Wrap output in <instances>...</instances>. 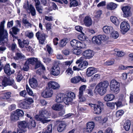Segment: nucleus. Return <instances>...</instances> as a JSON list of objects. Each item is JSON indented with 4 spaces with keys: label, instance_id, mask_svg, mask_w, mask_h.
<instances>
[{
    "label": "nucleus",
    "instance_id": "20",
    "mask_svg": "<svg viewBox=\"0 0 133 133\" xmlns=\"http://www.w3.org/2000/svg\"><path fill=\"white\" fill-rule=\"evenodd\" d=\"M48 86L49 88L54 89H58L60 87L59 84L54 81L50 82L48 84Z\"/></svg>",
    "mask_w": 133,
    "mask_h": 133
},
{
    "label": "nucleus",
    "instance_id": "37",
    "mask_svg": "<svg viewBox=\"0 0 133 133\" xmlns=\"http://www.w3.org/2000/svg\"><path fill=\"white\" fill-rule=\"evenodd\" d=\"M73 100L71 98L66 96L64 97L63 101L67 105L71 103Z\"/></svg>",
    "mask_w": 133,
    "mask_h": 133
},
{
    "label": "nucleus",
    "instance_id": "64",
    "mask_svg": "<svg viewBox=\"0 0 133 133\" xmlns=\"http://www.w3.org/2000/svg\"><path fill=\"white\" fill-rule=\"evenodd\" d=\"M26 101L28 102V103H30V105L31 104L34 102V101L33 99L31 98H25V100Z\"/></svg>",
    "mask_w": 133,
    "mask_h": 133
},
{
    "label": "nucleus",
    "instance_id": "10",
    "mask_svg": "<svg viewBox=\"0 0 133 133\" xmlns=\"http://www.w3.org/2000/svg\"><path fill=\"white\" fill-rule=\"evenodd\" d=\"M36 36L39 42L41 44H43L45 40V35L43 33H42L40 31H38L36 34Z\"/></svg>",
    "mask_w": 133,
    "mask_h": 133
},
{
    "label": "nucleus",
    "instance_id": "34",
    "mask_svg": "<svg viewBox=\"0 0 133 133\" xmlns=\"http://www.w3.org/2000/svg\"><path fill=\"white\" fill-rule=\"evenodd\" d=\"M130 126V122L129 120H127L126 121L123 125L124 129L127 131L129 130Z\"/></svg>",
    "mask_w": 133,
    "mask_h": 133
},
{
    "label": "nucleus",
    "instance_id": "25",
    "mask_svg": "<svg viewBox=\"0 0 133 133\" xmlns=\"http://www.w3.org/2000/svg\"><path fill=\"white\" fill-rule=\"evenodd\" d=\"M66 126V125L64 122H59L57 128V130L59 132H62Z\"/></svg>",
    "mask_w": 133,
    "mask_h": 133
},
{
    "label": "nucleus",
    "instance_id": "54",
    "mask_svg": "<svg viewBox=\"0 0 133 133\" xmlns=\"http://www.w3.org/2000/svg\"><path fill=\"white\" fill-rule=\"evenodd\" d=\"M77 41L75 39H74L71 41L70 44L72 47H76Z\"/></svg>",
    "mask_w": 133,
    "mask_h": 133
},
{
    "label": "nucleus",
    "instance_id": "11",
    "mask_svg": "<svg viewBox=\"0 0 133 133\" xmlns=\"http://www.w3.org/2000/svg\"><path fill=\"white\" fill-rule=\"evenodd\" d=\"M60 69L57 64H55L52 66L51 74L54 76H58L60 73Z\"/></svg>",
    "mask_w": 133,
    "mask_h": 133
},
{
    "label": "nucleus",
    "instance_id": "36",
    "mask_svg": "<svg viewBox=\"0 0 133 133\" xmlns=\"http://www.w3.org/2000/svg\"><path fill=\"white\" fill-rule=\"evenodd\" d=\"M100 77V75L96 74L93 76H92L89 80L90 82H95L99 79Z\"/></svg>",
    "mask_w": 133,
    "mask_h": 133
},
{
    "label": "nucleus",
    "instance_id": "7",
    "mask_svg": "<svg viewBox=\"0 0 133 133\" xmlns=\"http://www.w3.org/2000/svg\"><path fill=\"white\" fill-rule=\"evenodd\" d=\"M2 84V85L4 87L9 85H11L15 89H17V87L16 85L14 79H10L6 77H4Z\"/></svg>",
    "mask_w": 133,
    "mask_h": 133
},
{
    "label": "nucleus",
    "instance_id": "13",
    "mask_svg": "<svg viewBox=\"0 0 133 133\" xmlns=\"http://www.w3.org/2000/svg\"><path fill=\"white\" fill-rule=\"evenodd\" d=\"M97 70L96 69L93 67H90L87 69L86 74L88 77H90L92 75L97 72Z\"/></svg>",
    "mask_w": 133,
    "mask_h": 133
},
{
    "label": "nucleus",
    "instance_id": "23",
    "mask_svg": "<svg viewBox=\"0 0 133 133\" xmlns=\"http://www.w3.org/2000/svg\"><path fill=\"white\" fill-rule=\"evenodd\" d=\"M113 28L112 26L107 25L104 26L102 28L103 31L107 34H110L113 31Z\"/></svg>",
    "mask_w": 133,
    "mask_h": 133
},
{
    "label": "nucleus",
    "instance_id": "41",
    "mask_svg": "<svg viewBox=\"0 0 133 133\" xmlns=\"http://www.w3.org/2000/svg\"><path fill=\"white\" fill-rule=\"evenodd\" d=\"M26 89L28 94L30 96H34V94L32 90L29 87L28 84L26 85Z\"/></svg>",
    "mask_w": 133,
    "mask_h": 133
},
{
    "label": "nucleus",
    "instance_id": "8",
    "mask_svg": "<svg viewBox=\"0 0 133 133\" xmlns=\"http://www.w3.org/2000/svg\"><path fill=\"white\" fill-rule=\"evenodd\" d=\"M121 31L122 33L124 34L129 30L130 26L127 22L123 21L122 22L120 26Z\"/></svg>",
    "mask_w": 133,
    "mask_h": 133
},
{
    "label": "nucleus",
    "instance_id": "27",
    "mask_svg": "<svg viewBox=\"0 0 133 133\" xmlns=\"http://www.w3.org/2000/svg\"><path fill=\"white\" fill-rule=\"evenodd\" d=\"M115 98L114 95L112 94L106 95L104 97V100L105 101H110L113 100Z\"/></svg>",
    "mask_w": 133,
    "mask_h": 133
},
{
    "label": "nucleus",
    "instance_id": "46",
    "mask_svg": "<svg viewBox=\"0 0 133 133\" xmlns=\"http://www.w3.org/2000/svg\"><path fill=\"white\" fill-rule=\"evenodd\" d=\"M24 25L26 28H28L29 27H31V24L29 23L27 19H24L22 21Z\"/></svg>",
    "mask_w": 133,
    "mask_h": 133
},
{
    "label": "nucleus",
    "instance_id": "45",
    "mask_svg": "<svg viewBox=\"0 0 133 133\" xmlns=\"http://www.w3.org/2000/svg\"><path fill=\"white\" fill-rule=\"evenodd\" d=\"M36 123L34 120H31L30 122L28 123V127L29 128H31L32 127L34 128L36 127Z\"/></svg>",
    "mask_w": 133,
    "mask_h": 133
},
{
    "label": "nucleus",
    "instance_id": "39",
    "mask_svg": "<svg viewBox=\"0 0 133 133\" xmlns=\"http://www.w3.org/2000/svg\"><path fill=\"white\" fill-rule=\"evenodd\" d=\"M110 34L111 37L114 39L117 38L119 36L118 32L114 31L113 29V31L111 32Z\"/></svg>",
    "mask_w": 133,
    "mask_h": 133
},
{
    "label": "nucleus",
    "instance_id": "43",
    "mask_svg": "<svg viewBox=\"0 0 133 133\" xmlns=\"http://www.w3.org/2000/svg\"><path fill=\"white\" fill-rule=\"evenodd\" d=\"M78 2L75 0H70V7H75L78 5Z\"/></svg>",
    "mask_w": 133,
    "mask_h": 133
},
{
    "label": "nucleus",
    "instance_id": "49",
    "mask_svg": "<svg viewBox=\"0 0 133 133\" xmlns=\"http://www.w3.org/2000/svg\"><path fill=\"white\" fill-rule=\"evenodd\" d=\"M28 64L25 63L23 66L22 67V66L20 67V69L22 70H23L24 71H26L28 70L29 69V66Z\"/></svg>",
    "mask_w": 133,
    "mask_h": 133
},
{
    "label": "nucleus",
    "instance_id": "33",
    "mask_svg": "<svg viewBox=\"0 0 133 133\" xmlns=\"http://www.w3.org/2000/svg\"><path fill=\"white\" fill-rule=\"evenodd\" d=\"M79 68L81 70H83L88 65V62L86 61H84L83 62L79 63Z\"/></svg>",
    "mask_w": 133,
    "mask_h": 133
},
{
    "label": "nucleus",
    "instance_id": "22",
    "mask_svg": "<svg viewBox=\"0 0 133 133\" xmlns=\"http://www.w3.org/2000/svg\"><path fill=\"white\" fill-rule=\"evenodd\" d=\"M64 108L63 105L61 104L58 103L54 104L52 107L53 109L58 111L62 110Z\"/></svg>",
    "mask_w": 133,
    "mask_h": 133
},
{
    "label": "nucleus",
    "instance_id": "48",
    "mask_svg": "<svg viewBox=\"0 0 133 133\" xmlns=\"http://www.w3.org/2000/svg\"><path fill=\"white\" fill-rule=\"evenodd\" d=\"M66 96L69 97L70 98H71L72 100L75 98V94L73 92L71 91L68 92Z\"/></svg>",
    "mask_w": 133,
    "mask_h": 133
},
{
    "label": "nucleus",
    "instance_id": "16",
    "mask_svg": "<svg viewBox=\"0 0 133 133\" xmlns=\"http://www.w3.org/2000/svg\"><path fill=\"white\" fill-rule=\"evenodd\" d=\"M29 82L31 87L33 89L36 88L38 86V83L37 79L34 78L29 79Z\"/></svg>",
    "mask_w": 133,
    "mask_h": 133
},
{
    "label": "nucleus",
    "instance_id": "58",
    "mask_svg": "<svg viewBox=\"0 0 133 133\" xmlns=\"http://www.w3.org/2000/svg\"><path fill=\"white\" fill-rule=\"evenodd\" d=\"M35 7L36 10L40 14H42V11L43 9L42 6L39 5L36 6Z\"/></svg>",
    "mask_w": 133,
    "mask_h": 133
},
{
    "label": "nucleus",
    "instance_id": "6",
    "mask_svg": "<svg viewBox=\"0 0 133 133\" xmlns=\"http://www.w3.org/2000/svg\"><path fill=\"white\" fill-rule=\"evenodd\" d=\"M110 90L112 92L116 94L119 91L120 84L119 82L115 79L112 80L110 84Z\"/></svg>",
    "mask_w": 133,
    "mask_h": 133
},
{
    "label": "nucleus",
    "instance_id": "47",
    "mask_svg": "<svg viewBox=\"0 0 133 133\" xmlns=\"http://www.w3.org/2000/svg\"><path fill=\"white\" fill-rule=\"evenodd\" d=\"M20 28L17 27V26H15L12 27L11 29L13 34L15 35L16 34H17V32L19 31Z\"/></svg>",
    "mask_w": 133,
    "mask_h": 133
},
{
    "label": "nucleus",
    "instance_id": "19",
    "mask_svg": "<svg viewBox=\"0 0 133 133\" xmlns=\"http://www.w3.org/2000/svg\"><path fill=\"white\" fill-rule=\"evenodd\" d=\"M25 56L20 51L16 52L14 59L16 60H23L25 59Z\"/></svg>",
    "mask_w": 133,
    "mask_h": 133
},
{
    "label": "nucleus",
    "instance_id": "55",
    "mask_svg": "<svg viewBox=\"0 0 133 133\" xmlns=\"http://www.w3.org/2000/svg\"><path fill=\"white\" fill-rule=\"evenodd\" d=\"M124 113V111L122 110H120L117 111L116 113V116L119 117L120 116L122 115Z\"/></svg>",
    "mask_w": 133,
    "mask_h": 133
},
{
    "label": "nucleus",
    "instance_id": "44",
    "mask_svg": "<svg viewBox=\"0 0 133 133\" xmlns=\"http://www.w3.org/2000/svg\"><path fill=\"white\" fill-rule=\"evenodd\" d=\"M15 111L19 117H22L24 115V113L23 111L20 109H17Z\"/></svg>",
    "mask_w": 133,
    "mask_h": 133
},
{
    "label": "nucleus",
    "instance_id": "29",
    "mask_svg": "<svg viewBox=\"0 0 133 133\" xmlns=\"http://www.w3.org/2000/svg\"><path fill=\"white\" fill-rule=\"evenodd\" d=\"M63 95L64 94L61 93L58 94L56 97V102L57 103L62 102L63 101Z\"/></svg>",
    "mask_w": 133,
    "mask_h": 133
},
{
    "label": "nucleus",
    "instance_id": "5",
    "mask_svg": "<svg viewBox=\"0 0 133 133\" xmlns=\"http://www.w3.org/2000/svg\"><path fill=\"white\" fill-rule=\"evenodd\" d=\"M109 39V37L105 35H99L97 36H94L92 38V42L98 45L101 44L102 41H105Z\"/></svg>",
    "mask_w": 133,
    "mask_h": 133
},
{
    "label": "nucleus",
    "instance_id": "17",
    "mask_svg": "<svg viewBox=\"0 0 133 133\" xmlns=\"http://www.w3.org/2000/svg\"><path fill=\"white\" fill-rule=\"evenodd\" d=\"M18 127L20 129L23 130L24 132L25 130H24L27 127V123L25 121H19L18 122Z\"/></svg>",
    "mask_w": 133,
    "mask_h": 133
},
{
    "label": "nucleus",
    "instance_id": "40",
    "mask_svg": "<svg viewBox=\"0 0 133 133\" xmlns=\"http://www.w3.org/2000/svg\"><path fill=\"white\" fill-rule=\"evenodd\" d=\"M110 19L112 22L116 25H118L119 24V22L116 17L112 16L111 17Z\"/></svg>",
    "mask_w": 133,
    "mask_h": 133
},
{
    "label": "nucleus",
    "instance_id": "60",
    "mask_svg": "<svg viewBox=\"0 0 133 133\" xmlns=\"http://www.w3.org/2000/svg\"><path fill=\"white\" fill-rule=\"evenodd\" d=\"M83 44L81 42L77 41L76 48H83L84 47L83 46Z\"/></svg>",
    "mask_w": 133,
    "mask_h": 133
},
{
    "label": "nucleus",
    "instance_id": "1",
    "mask_svg": "<svg viewBox=\"0 0 133 133\" xmlns=\"http://www.w3.org/2000/svg\"><path fill=\"white\" fill-rule=\"evenodd\" d=\"M51 113L50 111L45 109L40 110L39 114L35 116V119L38 121H40L43 124L47 123L50 121L49 119Z\"/></svg>",
    "mask_w": 133,
    "mask_h": 133
},
{
    "label": "nucleus",
    "instance_id": "35",
    "mask_svg": "<svg viewBox=\"0 0 133 133\" xmlns=\"http://www.w3.org/2000/svg\"><path fill=\"white\" fill-rule=\"evenodd\" d=\"M3 94L4 97H2L1 99L5 100L10 98L11 96V92H4Z\"/></svg>",
    "mask_w": 133,
    "mask_h": 133
},
{
    "label": "nucleus",
    "instance_id": "9",
    "mask_svg": "<svg viewBox=\"0 0 133 133\" xmlns=\"http://www.w3.org/2000/svg\"><path fill=\"white\" fill-rule=\"evenodd\" d=\"M52 89L49 87L46 88L41 93L42 96L44 98L50 97L52 96Z\"/></svg>",
    "mask_w": 133,
    "mask_h": 133
},
{
    "label": "nucleus",
    "instance_id": "30",
    "mask_svg": "<svg viewBox=\"0 0 133 133\" xmlns=\"http://www.w3.org/2000/svg\"><path fill=\"white\" fill-rule=\"evenodd\" d=\"M52 125L50 124L48 126L46 129H44L42 133H52Z\"/></svg>",
    "mask_w": 133,
    "mask_h": 133
},
{
    "label": "nucleus",
    "instance_id": "4",
    "mask_svg": "<svg viewBox=\"0 0 133 133\" xmlns=\"http://www.w3.org/2000/svg\"><path fill=\"white\" fill-rule=\"evenodd\" d=\"M88 105L93 108L94 112L95 114H99L103 110L104 105L103 103L101 101H98L97 104L89 103Z\"/></svg>",
    "mask_w": 133,
    "mask_h": 133
},
{
    "label": "nucleus",
    "instance_id": "31",
    "mask_svg": "<svg viewBox=\"0 0 133 133\" xmlns=\"http://www.w3.org/2000/svg\"><path fill=\"white\" fill-rule=\"evenodd\" d=\"M30 11V13L32 16H35L36 14L35 9L34 7L31 4L29 5V8L28 10Z\"/></svg>",
    "mask_w": 133,
    "mask_h": 133
},
{
    "label": "nucleus",
    "instance_id": "15",
    "mask_svg": "<svg viewBox=\"0 0 133 133\" xmlns=\"http://www.w3.org/2000/svg\"><path fill=\"white\" fill-rule=\"evenodd\" d=\"M83 21L85 25L87 27L91 26L92 24V20L89 16H86L83 19Z\"/></svg>",
    "mask_w": 133,
    "mask_h": 133
},
{
    "label": "nucleus",
    "instance_id": "18",
    "mask_svg": "<svg viewBox=\"0 0 133 133\" xmlns=\"http://www.w3.org/2000/svg\"><path fill=\"white\" fill-rule=\"evenodd\" d=\"M95 127V123L94 122H90L87 124L86 132L88 133L91 132L93 130Z\"/></svg>",
    "mask_w": 133,
    "mask_h": 133
},
{
    "label": "nucleus",
    "instance_id": "63",
    "mask_svg": "<svg viewBox=\"0 0 133 133\" xmlns=\"http://www.w3.org/2000/svg\"><path fill=\"white\" fill-rule=\"evenodd\" d=\"M16 106L14 104H13L10 105L9 107V109L10 111H12L16 109Z\"/></svg>",
    "mask_w": 133,
    "mask_h": 133
},
{
    "label": "nucleus",
    "instance_id": "57",
    "mask_svg": "<svg viewBox=\"0 0 133 133\" xmlns=\"http://www.w3.org/2000/svg\"><path fill=\"white\" fill-rule=\"evenodd\" d=\"M17 48V45L15 43H13L9 47V48L12 51H14Z\"/></svg>",
    "mask_w": 133,
    "mask_h": 133
},
{
    "label": "nucleus",
    "instance_id": "38",
    "mask_svg": "<svg viewBox=\"0 0 133 133\" xmlns=\"http://www.w3.org/2000/svg\"><path fill=\"white\" fill-rule=\"evenodd\" d=\"M87 86L85 85H83L81 86L79 88V95L82 96L83 94V92L85 91Z\"/></svg>",
    "mask_w": 133,
    "mask_h": 133
},
{
    "label": "nucleus",
    "instance_id": "52",
    "mask_svg": "<svg viewBox=\"0 0 133 133\" xmlns=\"http://www.w3.org/2000/svg\"><path fill=\"white\" fill-rule=\"evenodd\" d=\"M66 44V40L65 39H63L61 41L59 45L60 47H63L65 46Z\"/></svg>",
    "mask_w": 133,
    "mask_h": 133
},
{
    "label": "nucleus",
    "instance_id": "56",
    "mask_svg": "<svg viewBox=\"0 0 133 133\" xmlns=\"http://www.w3.org/2000/svg\"><path fill=\"white\" fill-rule=\"evenodd\" d=\"M23 77L21 74L19 73L17 75L16 79L18 82H20L22 79Z\"/></svg>",
    "mask_w": 133,
    "mask_h": 133
},
{
    "label": "nucleus",
    "instance_id": "21",
    "mask_svg": "<svg viewBox=\"0 0 133 133\" xmlns=\"http://www.w3.org/2000/svg\"><path fill=\"white\" fill-rule=\"evenodd\" d=\"M4 70L5 73L8 75H10L14 73V70L11 69L10 65L9 64L5 66L4 68Z\"/></svg>",
    "mask_w": 133,
    "mask_h": 133
},
{
    "label": "nucleus",
    "instance_id": "24",
    "mask_svg": "<svg viewBox=\"0 0 133 133\" xmlns=\"http://www.w3.org/2000/svg\"><path fill=\"white\" fill-rule=\"evenodd\" d=\"M83 79L79 76H77L72 78L71 80V83H77L79 82L80 81L84 82Z\"/></svg>",
    "mask_w": 133,
    "mask_h": 133
},
{
    "label": "nucleus",
    "instance_id": "50",
    "mask_svg": "<svg viewBox=\"0 0 133 133\" xmlns=\"http://www.w3.org/2000/svg\"><path fill=\"white\" fill-rule=\"evenodd\" d=\"M72 53L78 55L81 53V51L80 49H73L72 50Z\"/></svg>",
    "mask_w": 133,
    "mask_h": 133
},
{
    "label": "nucleus",
    "instance_id": "32",
    "mask_svg": "<svg viewBox=\"0 0 133 133\" xmlns=\"http://www.w3.org/2000/svg\"><path fill=\"white\" fill-rule=\"evenodd\" d=\"M117 7V5L111 2L108 4L107 6L108 10H111L115 9Z\"/></svg>",
    "mask_w": 133,
    "mask_h": 133
},
{
    "label": "nucleus",
    "instance_id": "28",
    "mask_svg": "<svg viewBox=\"0 0 133 133\" xmlns=\"http://www.w3.org/2000/svg\"><path fill=\"white\" fill-rule=\"evenodd\" d=\"M38 59L37 58H31L27 59L26 62V63L28 64H34L37 61Z\"/></svg>",
    "mask_w": 133,
    "mask_h": 133
},
{
    "label": "nucleus",
    "instance_id": "53",
    "mask_svg": "<svg viewBox=\"0 0 133 133\" xmlns=\"http://www.w3.org/2000/svg\"><path fill=\"white\" fill-rule=\"evenodd\" d=\"M128 68H133V66H125L123 65H120L118 67V69L121 70H125L128 69Z\"/></svg>",
    "mask_w": 133,
    "mask_h": 133
},
{
    "label": "nucleus",
    "instance_id": "3",
    "mask_svg": "<svg viewBox=\"0 0 133 133\" xmlns=\"http://www.w3.org/2000/svg\"><path fill=\"white\" fill-rule=\"evenodd\" d=\"M109 85V82L107 81L101 82L97 84L95 90L100 95H103L106 93Z\"/></svg>",
    "mask_w": 133,
    "mask_h": 133
},
{
    "label": "nucleus",
    "instance_id": "61",
    "mask_svg": "<svg viewBox=\"0 0 133 133\" xmlns=\"http://www.w3.org/2000/svg\"><path fill=\"white\" fill-rule=\"evenodd\" d=\"M87 93L88 95V96L91 97L93 95V93L91 89H89L87 90Z\"/></svg>",
    "mask_w": 133,
    "mask_h": 133
},
{
    "label": "nucleus",
    "instance_id": "59",
    "mask_svg": "<svg viewBox=\"0 0 133 133\" xmlns=\"http://www.w3.org/2000/svg\"><path fill=\"white\" fill-rule=\"evenodd\" d=\"M114 64V61L113 60H109L107 61L105 63V65H111Z\"/></svg>",
    "mask_w": 133,
    "mask_h": 133
},
{
    "label": "nucleus",
    "instance_id": "2",
    "mask_svg": "<svg viewBox=\"0 0 133 133\" xmlns=\"http://www.w3.org/2000/svg\"><path fill=\"white\" fill-rule=\"evenodd\" d=\"M5 20L4 19L1 23L0 25V43H7L8 41V33L7 31L4 29V24Z\"/></svg>",
    "mask_w": 133,
    "mask_h": 133
},
{
    "label": "nucleus",
    "instance_id": "42",
    "mask_svg": "<svg viewBox=\"0 0 133 133\" xmlns=\"http://www.w3.org/2000/svg\"><path fill=\"white\" fill-rule=\"evenodd\" d=\"M19 117L16 112L14 111V114H12L11 115V118L12 120L16 121L19 119Z\"/></svg>",
    "mask_w": 133,
    "mask_h": 133
},
{
    "label": "nucleus",
    "instance_id": "51",
    "mask_svg": "<svg viewBox=\"0 0 133 133\" xmlns=\"http://www.w3.org/2000/svg\"><path fill=\"white\" fill-rule=\"evenodd\" d=\"M115 51L116 52L115 54L118 56V57H122L125 54L124 52L122 51Z\"/></svg>",
    "mask_w": 133,
    "mask_h": 133
},
{
    "label": "nucleus",
    "instance_id": "12",
    "mask_svg": "<svg viewBox=\"0 0 133 133\" xmlns=\"http://www.w3.org/2000/svg\"><path fill=\"white\" fill-rule=\"evenodd\" d=\"M130 9V7L129 6H124L122 8V10L124 13L123 15L124 17H127L131 15Z\"/></svg>",
    "mask_w": 133,
    "mask_h": 133
},
{
    "label": "nucleus",
    "instance_id": "26",
    "mask_svg": "<svg viewBox=\"0 0 133 133\" xmlns=\"http://www.w3.org/2000/svg\"><path fill=\"white\" fill-rule=\"evenodd\" d=\"M19 105L22 108L24 109L29 108L30 107V103H28L27 101L25 100L21 102Z\"/></svg>",
    "mask_w": 133,
    "mask_h": 133
},
{
    "label": "nucleus",
    "instance_id": "62",
    "mask_svg": "<svg viewBox=\"0 0 133 133\" xmlns=\"http://www.w3.org/2000/svg\"><path fill=\"white\" fill-rule=\"evenodd\" d=\"M25 35L29 38H32L34 36V34L32 32H28L25 34Z\"/></svg>",
    "mask_w": 133,
    "mask_h": 133
},
{
    "label": "nucleus",
    "instance_id": "14",
    "mask_svg": "<svg viewBox=\"0 0 133 133\" xmlns=\"http://www.w3.org/2000/svg\"><path fill=\"white\" fill-rule=\"evenodd\" d=\"M83 56L86 58L89 59L94 56L93 51L90 50H87L84 51L83 53Z\"/></svg>",
    "mask_w": 133,
    "mask_h": 133
}]
</instances>
